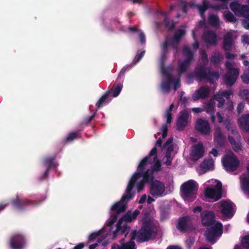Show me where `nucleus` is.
Returning a JSON list of instances; mask_svg holds the SVG:
<instances>
[{
    "mask_svg": "<svg viewBox=\"0 0 249 249\" xmlns=\"http://www.w3.org/2000/svg\"><path fill=\"white\" fill-rule=\"evenodd\" d=\"M153 232V228L151 222L144 221L141 228L138 230L133 231L130 234L131 240L137 239L139 242L148 241L151 237Z\"/></svg>",
    "mask_w": 249,
    "mask_h": 249,
    "instance_id": "1",
    "label": "nucleus"
},
{
    "mask_svg": "<svg viewBox=\"0 0 249 249\" xmlns=\"http://www.w3.org/2000/svg\"><path fill=\"white\" fill-rule=\"evenodd\" d=\"M205 66L201 65L196 67L194 73V76L199 81L207 80L210 84H213L214 79L218 80L219 78V73L218 71H213Z\"/></svg>",
    "mask_w": 249,
    "mask_h": 249,
    "instance_id": "2",
    "label": "nucleus"
},
{
    "mask_svg": "<svg viewBox=\"0 0 249 249\" xmlns=\"http://www.w3.org/2000/svg\"><path fill=\"white\" fill-rule=\"evenodd\" d=\"M133 180L130 183H128L126 189L120 201L114 203L111 208L112 211L116 212L117 213H120L124 212L126 210L125 205L130 199L134 196V193L132 192L134 188L133 186Z\"/></svg>",
    "mask_w": 249,
    "mask_h": 249,
    "instance_id": "3",
    "label": "nucleus"
},
{
    "mask_svg": "<svg viewBox=\"0 0 249 249\" xmlns=\"http://www.w3.org/2000/svg\"><path fill=\"white\" fill-rule=\"evenodd\" d=\"M157 149L156 146H154L151 150L150 151L149 155L147 156L144 157L140 162L138 167V172L135 173L131 178L129 183L133 180V186L134 187L136 181L139 179L142 175L143 170L147 166L148 164L151 163V161L150 160V159L151 157L155 156L154 159L155 160L157 158Z\"/></svg>",
    "mask_w": 249,
    "mask_h": 249,
    "instance_id": "4",
    "label": "nucleus"
},
{
    "mask_svg": "<svg viewBox=\"0 0 249 249\" xmlns=\"http://www.w3.org/2000/svg\"><path fill=\"white\" fill-rule=\"evenodd\" d=\"M227 72L223 77V82L227 87H232L236 82L239 75V69L231 67L228 62L226 63Z\"/></svg>",
    "mask_w": 249,
    "mask_h": 249,
    "instance_id": "5",
    "label": "nucleus"
},
{
    "mask_svg": "<svg viewBox=\"0 0 249 249\" xmlns=\"http://www.w3.org/2000/svg\"><path fill=\"white\" fill-rule=\"evenodd\" d=\"M230 8L236 16L249 19V5L241 4L235 1L230 3Z\"/></svg>",
    "mask_w": 249,
    "mask_h": 249,
    "instance_id": "6",
    "label": "nucleus"
},
{
    "mask_svg": "<svg viewBox=\"0 0 249 249\" xmlns=\"http://www.w3.org/2000/svg\"><path fill=\"white\" fill-rule=\"evenodd\" d=\"M197 189L198 187L196 185V182L193 180H189L185 182L181 186V192L186 198H189L190 197L195 196Z\"/></svg>",
    "mask_w": 249,
    "mask_h": 249,
    "instance_id": "7",
    "label": "nucleus"
},
{
    "mask_svg": "<svg viewBox=\"0 0 249 249\" xmlns=\"http://www.w3.org/2000/svg\"><path fill=\"white\" fill-rule=\"evenodd\" d=\"M222 231V224L220 222H217L206 231V239L209 242L214 243L215 242L216 238L220 236Z\"/></svg>",
    "mask_w": 249,
    "mask_h": 249,
    "instance_id": "8",
    "label": "nucleus"
},
{
    "mask_svg": "<svg viewBox=\"0 0 249 249\" xmlns=\"http://www.w3.org/2000/svg\"><path fill=\"white\" fill-rule=\"evenodd\" d=\"M186 32L184 30L178 29L174 34L173 37L169 38L166 37L164 41H167V44L170 46L174 51V54L177 53L178 51V47L181 38L185 35Z\"/></svg>",
    "mask_w": 249,
    "mask_h": 249,
    "instance_id": "9",
    "label": "nucleus"
},
{
    "mask_svg": "<svg viewBox=\"0 0 249 249\" xmlns=\"http://www.w3.org/2000/svg\"><path fill=\"white\" fill-rule=\"evenodd\" d=\"M164 184L160 180L155 179L149 185V194L156 198L164 196L165 195Z\"/></svg>",
    "mask_w": 249,
    "mask_h": 249,
    "instance_id": "10",
    "label": "nucleus"
},
{
    "mask_svg": "<svg viewBox=\"0 0 249 249\" xmlns=\"http://www.w3.org/2000/svg\"><path fill=\"white\" fill-rule=\"evenodd\" d=\"M42 200L39 201L36 200H31L27 199H20L18 196L16 198L11 200V203L16 209L18 210H23L26 207L29 206H36L41 203Z\"/></svg>",
    "mask_w": 249,
    "mask_h": 249,
    "instance_id": "11",
    "label": "nucleus"
},
{
    "mask_svg": "<svg viewBox=\"0 0 249 249\" xmlns=\"http://www.w3.org/2000/svg\"><path fill=\"white\" fill-rule=\"evenodd\" d=\"M222 162L225 169L229 172L236 170L239 163L237 157L233 155H225L222 159Z\"/></svg>",
    "mask_w": 249,
    "mask_h": 249,
    "instance_id": "12",
    "label": "nucleus"
},
{
    "mask_svg": "<svg viewBox=\"0 0 249 249\" xmlns=\"http://www.w3.org/2000/svg\"><path fill=\"white\" fill-rule=\"evenodd\" d=\"M10 246L12 249H22L25 244L24 236L20 233H16L11 237Z\"/></svg>",
    "mask_w": 249,
    "mask_h": 249,
    "instance_id": "13",
    "label": "nucleus"
},
{
    "mask_svg": "<svg viewBox=\"0 0 249 249\" xmlns=\"http://www.w3.org/2000/svg\"><path fill=\"white\" fill-rule=\"evenodd\" d=\"M54 157H49L46 158L43 160V164L47 167L44 173L38 177L40 181L48 180L49 177V172L51 168H54L57 167V164L54 161Z\"/></svg>",
    "mask_w": 249,
    "mask_h": 249,
    "instance_id": "14",
    "label": "nucleus"
},
{
    "mask_svg": "<svg viewBox=\"0 0 249 249\" xmlns=\"http://www.w3.org/2000/svg\"><path fill=\"white\" fill-rule=\"evenodd\" d=\"M233 203L229 200H223L221 201L219 207L224 216L231 218L233 216Z\"/></svg>",
    "mask_w": 249,
    "mask_h": 249,
    "instance_id": "15",
    "label": "nucleus"
},
{
    "mask_svg": "<svg viewBox=\"0 0 249 249\" xmlns=\"http://www.w3.org/2000/svg\"><path fill=\"white\" fill-rule=\"evenodd\" d=\"M180 115L177 121V130L181 131L184 129L188 124L189 116V112L184 109L180 112Z\"/></svg>",
    "mask_w": 249,
    "mask_h": 249,
    "instance_id": "16",
    "label": "nucleus"
},
{
    "mask_svg": "<svg viewBox=\"0 0 249 249\" xmlns=\"http://www.w3.org/2000/svg\"><path fill=\"white\" fill-rule=\"evenodd\" d=\"M196 130L204 135H209L211 132L210 125L209 122L202 119L197 120L195 126Z\"/></svg>",
    "mask_w": 249,
    "mask_h": 249,
    "instance_id": "17",
    "label": "nucleus"
},
{
    "mask_svg": "<svg viewBox=\"0 0 249 249\" xmlns=\"http://www.w3.org/2000/svg\"><path fill=\"white\" fill-rule=\"evenodd\" d=\"M204 149L202 144L198 143L191 147L190 158L193 161H197L204 155Z\"/></svg>",
    "mask_w": 249,
    "mask_h": 249,
    "instance_id": "18",
    "label": "nucleus"
},
{
    "mask_svg": "<svg viewBox=\"0 0 249 249\" xmlns=\"http://www.w3.org/2000/svg\"><path fill=\"white\" fill-rule=\"evenodd\" d=\"M201 222L204 226H211L214 222L215 215L211 211H205L201 213Z\"/></svg>",
    "mask_w": 249,
    "mask_h": 249,
    "instance_id": "19",
    "label": "nucleus"
},
{
    "mask_svg": "<svg viewBox=\"0 0 249 249\" xmlns=\"http://www.w3.org/2000/svg\"><path fill=\"white\" fill-rule=\"evenodd\" d=\"M210 94V89L209 88L201 87L198 89L196 90L192 94V99L194 101H196L199 99H205L207 98Z\"/></svg>",
    "mask_w": 249,
    "mask_h": 249,
    "instance_id": "20",
    "label": "nucleus"
},
{
    "mask_svg": "<svg viewBox=\"0 0 249 249\" xmlns=\"http://www.w3.org/2000/svg\"><path fill=\"white\" fill-rule=\"evenodd\" d=\"M140 213V212L138 210H135L133 212L130 211H127L126 213L123 215L118 221V224L120 225L121 221L124 223L131 222L135 220L137 216Z\"/></svg>",
    "mask_w": 249,
    "mask_h": 249,
    "instance_id": "21",
    "label": "nucleus"
},
{
    "mask_svg": "<svg viewBox=\"0 0 249 249\" xmlns=\"http://www.w3.org/2000/svg\"><path fill=\"white\" fill-rule=\"evenodd\" d=\"M130 230V227L128 226L126 223L121 221L120 225L118 222L116 225V229L113 232V237L117 236L118 234H124V237H126Z\"/></svg>",
    "mask_w": 249,
    "mask_h": 249,
    "instance_id": "22",
    "label": "nucleus"
},
{
    "mask_svg": "<svg viewBox=\"0 0 249 249\" xmlns=\"http://www.w3.org/2000/svg\"><path fill=\"white\" fill-rule=\"evenodd\" d=\"M124 238L120 240V244H114L112 246L111 249H136L135 243L134 241L131 240L124 242Z\"/></svg>",
    "mask_w": 249,
    "mask_h": 249,
    "instance_id": "23",
    "label": "nucleus"
},
{
    "mask_svg": "<svg viewBox=\"0 0 249 249\" xmlns=\"http://www.w3.org/2000/svg\"><path fill=\"white\" fill-rule=\"evenodd\" d=\"M213 139L217 147H222L224 146L226 140V137L222 134L219 127H217L215 129Z\"/></svg>",
    "mask_w": 249,
    "mask_h": 249,
    "instance_id": "24",
    "label": "nucleus"
},
{
    "mask_svg": "<svg viewBox=\"0 0 249 249\" xmlns=\"http://www.w3.org/2000/svg\"><path fill=\"white\" fill-rule=\"evenodd\" d=\"M203 40L210 45H216L217 43V38L216 34L211 30L205 32L203 36Z\"/></svg>",
    "mask_w": 249,
    "mask_h": 249,
    "instance_id": "25",
    "label": "nucleus"
},
{
    "mask_svg": "<svg viewBox=\"0 0 249 249\" xmlns=\"http://www.w3.org/2000/svg\"><path fill=\"white\" fill-rule=\"evenodd\" d=\"M163 73L166 75L167 79L162 81L161 87L164 92H168L171 89V84L174 81V78L171 74L165 71H163Z\"/></svg>",
    "mask_w": 249,
    "mask_h": 249,
    "instance_id": "26",
    "label": "nucleus"
},
{
    "mask_svg": "<svg viewBox=\"0 0 249 249\" xmlns=\"http://www.w3.org/2000/svg\"><path fill=\"white\" fill-rule=\"evenodd\" d=\"M189 219L188 216H183L178 219V222L176 225L177 228L181 231H186L190 227L187 225Z\"/></svg>",
    "mask_w": 249,
    "mask_h": 249,
    "instance_id": "27",
    "label": "nucleus"
},
{
    "mask_svg": "<svg viewBox=\"0 0 249 249\" xmlns=\"http://www.w3.org/2000/svg\"><path fill=\"white\" fill-rule=\"evenodd\" d=\"M142 180L145 183L148 184L149 185L155 180L154 179V173L150 169H147L144 172H142Z\"/></svg>",
    "mask_w": 249,
    "mask_h": 249,
    "instance_id": "28",
    "label": "nucleus"
},
{
    "mask_svg": "<svg viewBox=\"0 0 249 249\" xmlns=\"http://www.w3.org/2000/svg\"><path fill=\"white\" fill-rule=\"evenodd\" d=\"M223 56L219 51L214 52L210 58V63L214 66H218L221 64Z\"/></svg>",
    "mask_w": 249,
    "mask_h": 249,
    "instance_id": "29",
    "label": "nucleus"
},
{
    "mask_svg": "<svg viewBox=\"0 0 249 249\" xmlns=\"http://www.w3.org/2000/svg\"><path fill=\"white\" fill-rule=\"evenodd\" d=\"M168 46H170L167 44V41H164L161 46V53L160 58V63L161 67H163L164 65V62L166 59L167 55L169 52Z\"/></svg>",
    "mask_w": 249,
    "mask_h": 249,
    "instance_id": "30",
    "label": "nucleus"
},
{
    "mask_svg": "<svg viewBox=\"0 0 249 249\" xmlns=\"http://www.w3.org/2000/svg\"><path fill=\"white\" fill-rule=\"evenodd\" d=\"M233 42L231 34L228 33L225 35L223 38V49L228 51L231 49Z\"/></svg>",
    "mask_w": 249,
    "mask_h": 249,
    "instance_id": "31",
    "label": "nucleus"
},
{
    "mask_svg": "<svg viewBox=\"0 0 249 249\" xmlns=\"http://www.w3.org/2000/svg\"><path fill=\"white\" fill-rule=\"evenodd\" d=\"M238 122L242 129L249 132V114H246L239 119Z\"/></svg>",
    "mask_w": 249,
    "mask_h": 249,
    "instance_id": "32",
    "label": "nucleus"
},
{
    "mask_svg": "<svg viewBox=\"0 0 249 249\" xmlns=\"http://www.w3.org/2000/svg\"><path fill=\"white\" fill-rule=\"evenodd\" d=\"M214 165L213 160L212 158L205 159L200 164V168L202 170L206 172L213 168Z\"/></svg>",
    "mask_w": 249,
    "mask_h": 249,
    "instance_id": "33",
    "label": "nucleus"
},
{
    "mask_svg": "<svg viewBox=\"0 0 249 249\" xmlns=\"http://www.w3.org/2000/svg\"><path fill=\"white\" fill-rule=\"evenodd\" d=\"M205 196L206 197L213 199L214 201H217L219 199H216L217 198V191L214 188L208 187L205 190Z\"/></svg>",
    "mask_w": 249,
    "mask_h": 249,
    "instance_id": "34",
    "label": "nucleus"
},
{
    "mask_svg": "<svg viewBox=\"0 0 249 249\" xmlns=\"http://www.w3.org/2000/svg\"><path fill=\"white\" fill-rule=\"evenodd\" d=\"M110 95V91H106L105 93L101 97L98 101L96 104L97 108H99L101 107L108 103V98Z\"/></svg>",
    "mask_w": 249,
    "mask_h": 249,
    "instance_id": "35",
    "label": "nucleus"
},
{
    "mask_svg": "<svg viewBox=\"0 0 249 249\" xmlns=\"http://www.w3.org/2000/svg\"><path fill=\"white\" fill-rule=\"evenodd\" d=\"M122 88L123 85L122 83L116 84V82H115L108 91H110V94H111L113 97H116L119 95Z\"/></svg>",
    "mask_w": 249,
    "mask_h": 249,
    "instance_id": "36",
    "label": "nucleus"
},
{
    "mask_svg": "<svg viewBox=\"0 0 249 249\" xmlns=\"http://www.w3.org/2000/svg\"><path fill=\"white\" fill-rule=\"evenodd\" d=\"M182 53L185 57V59L187 61L191 62L194 56L193 53L188 46H185L182 49Z\"/></svg>",
    "mask_w": 249,
    "mask_h": 249,
    "instance_id": "37",
    "label": "nucleus"
},
{
    "mask_svg": "<svg viewBox=\"0 0 249 249\" xmlns=\"http://www.w3.org/2000/svg\"><path fill=\"white\" fill-rule=\"evenodd\" d=\"M242 188L244 192L246 194L249 198V178L244 177L242 179Z\"/></svg>",
    "mask_w": 249,
    "mask_h": 249,
    "instance_id": "38",
    "label": "nucleus"
},
{
    "mask_svg": "<svg viewBox=\"0 0 249 249\" xmlns=\"http://www.w3.org/2000/svg\"><path fill=\"white\" fill-rule=\"evenodd\" d=\"M191 62L184 60L182 62L179 64L178 67V73L181 74L185 72L190 66Z\"/></svg>",
    "mask_w": 249,
    "mask_h": 249,
    "instance_id": "39",
    "label": "nucleus"
},
{
    "mask_svg": "<svg viewBox=\"0 0 249 249\" xmlns=\"http://www.w3.org/2000/svg\"><path fill=\"white\" fill-rule=\"evenodd\" d=\"M163 23L165 27L169 30H173L175 27L174 22L173 20H170L166 16L164 19Z\"/></svg>",
    "mask_w": 249,
    "mask_h": 249,
    "instance_id": "40",
    "label": "nucleus"
},
{
    "mask_svg": "<svg viewBox=\"0 0 249 249\" xmlns=\"http://www.w3.org/2000/svg\"><path fill=\"white\" fill-rule=\"evenodd\" d=\"M209 23L213 26H216L219 25V19L217 16L212 15L209 16L208 18Z\"/></svg>",
    "mask_w": 249,
    "mask_h": 249,
    "instance_id": "41",
    "label": "nucleus"
},
{
    "mask_svg": "<svg viewBox=\"0 0 249 249\" xmlns=\"http://www.w3.org/2000/svg\"><path fill=\"white\" fill-rule=\"evenodd\" d=\"M208 5L206 1L204 0L203 1L202 5L198 6V9L200 13V15L202 17L204 15L205 11L208 9Z\"/></svg>",
    "mask_w": 249,
    "mask_h": 249,
    "instance_id": "42",
    "label": "nucleus"
},
{
    "mask_svg": "<svg viewBox=\"0 0 249 249\" xmlns=\"http://www.w3.org/2000/svg\"><path fill=\"white\" fill-rule=\"evenodd\" d=\"M225 18L227 21L229 22H234L236 21V18L230 11H228L225 13Z\"/></svg>",
    "mask_w": 249,
    "mask_h": 249,
    "instance_id": "43",
    "label": "nucleus"
},
{
    "mask_svg": "<svg viewBox=\"0 0 249 249\" xmlns=\"http://www.w3.org/2000/svg\"><path fill=\"white\" fill-rule=\"evenodd\" d=\"M96 115V111H95L92 115L85 117L81 122V124L85 125L88 124L93 119Z\"/></svg>",
    "mask_w": 249,
    "mask_h": 249,
    "instance_id": "44",
    "label": "nucleus"
},
{
    "mask_svg": "<svg viewBox=\"0 0 249 249\" xmlns=\"http://www.w3.org/2000/svg\"><path fill=\"white\" fill-rule=\"evenodd\" d=\"M78 135V133L76 132H72L70 133L67 137L65 139V142H71L76 139Z\"/></svg>",
    "mask_w": 249,
    "mask_h": 249,
    "instance_id": "45",
    "label": "nucleus"
},
{
    "mask_svg": "<svg viewBox=\"0 0 249 249\" xmlns=\"http://www.w3.org/2000/svg\"><path fill=\"white\" fill-rule=\"evenodd\" d=\"M243 247L246 249H249V234L244 236L241 240Z\"/></svg>",
    "mask_w": 249,
    "mask_h": 249,
    "instance_id": "46",
    "label": "nucleus"
},
{
    "mask_svg": "<svg viewBox=\"0 0 249 249\" xmlns=\"http://www.w3.org/2000/svg\"><path fill=\"white\" fill-rule=\"evenodd\" d=\"M201 55V59L202 61L203 64L204 65H207L209 60L208 57V55L205 50H202L200 52Z\"/></svg>",
    "mask_w": 249,
    "mask_h": 249,
    "instance_id": "47",
    "label": "nucleus"
},
{
    "mask_svg": "<svg viewBox=\"0 0 249 249\" xmlns=\"http://www.w3.org/2000/svg\"><path fill=\"white\" fill-rule=\"evenodd\" d=\"M206 111L207 113L213 115L214 113V106L211 103H208L206 107Z\"/></svg>",
    "mask_w": 249,
    "mask_h": 249,
    "instance_id": "48",
    "label": "nucleus"
},
{
    "mask_svg": "<svg viewBox=\"0 0 249 249\" xmlns=\"http://www.w3.org/2000/svg\"><path fill=\"white\" fill-rule=\"evenodd\" d=\"M216 190L217 191L216 199H220L222 197V184L220 182L216 184Z\"/></svg>",
    "mask_w": 249,
    "mask_h": 249,
    "instance_id": "49",
    "label": "nucleus"
},
{
    "mask_svg": "<svg viewBox=\"0 0 249 249\" xmlns=\"http://www.w3.org/2000/svg\"><path fill=\"white\" fill-rule=\"evenodd\" d=\"M161 169V163L159 160H158L153 165L152 168L150 169L154 173V171L158 172Z\"/></svg>",
    "mask_w": 249,
    "mask_h": 249,
    "instance_id": "50",
    "label": "nucleus"
},
{
    "mask_svg": "<svg viewBox=\"0 0 249 249\" xmlns=\"http://www.w3.org/2000/svg\"><path fill=\"white\" fill-rule=\"evenodd\" d=\"M101 234V230L98 232H94L91 233L89 237L88 241L89 242L94 241L98 236Z\"/></svg>",
    "mask_w": 249,
    "mask_h": 249,
    "instance_id": "51",
    "label": "nucleus"
},
{
    "mask_svg": "<svg viewBox=\"0 0 249 249\" xmlns=\"http://www.w3.org/2000/svg\"><path fill=\"white\" fill-rule=\"evenodd\" d=\"M195 242V238L193 237H189L185 241V244L187 247L190 249Z\"/></svg>",
    "mask_w": 249,
    "mask_h": 249,
    "instance_id": "52",
    "label": "nucleus"
},
{
    "mask_svg": "<svg viewBox=\"0 0 249 249\" xmlns=\"http://www.w3.org/2000/svg\"><path fill=\"white\" fill-rule=\"evenodd\" d=\"M144 53H145V51H143L141 52L140 53L137 54L136 55V56L135 57V58H134L132 63L134 64H136V63H137L143 57V56L144 54Z\"/></svg>",
    "mask_w": 249,
    "mask_h": 249,
    "instance_id": "53",
    "label": "nucleus"
},
{
    "mask_svg": "<svg viewBox=\"0 0 249 249\" xmlns=\"http://www.w3.org/2000/svg\"><path fill=\"white\" fill-rule=\"evenodd\" d=\"M161 130L162 131V134L161 138L164 139L167 135L168 128L166 124L162 125Z\"/></svg>",
    "mask_w": 249,
    "mask_h": 249,
    "instance_id": "54",
    "label": "nucleus"
},
{
    "mask_svg": "<svg viewBox=\"0 0 249 249\" xmlns=\"http://www.w3.org/2000/svg\"><path fill=\"white\" fill-rule=\"evenodd\" d=\"M172 113L171 112H169L167 111H166L164 117L166 118V124H170L171 123L173 117H172Z\"/></svg>",
    "mask_w": 249,
    "mask_h": 249,
    "instance_id": "55",
    "label": "nucleus"
},
{
    "mask_svg": "<svg viewBox=\"0 0 249 249\" xmlns=\"http://www.w3.org/2000/svg\"><path fill=\"white\" fill-rule=\"evenodd\" d=\"M146 183H145L143 180H141L136 184V187L137 189L138 192H140L141 191L143 190L144 188V184Z\"/></svg>",
    "mask_w": 249,
    "mask_h": 249,
    "instance_id": "56",
    "label": "nucleus"
},
{
    "mask_svg": "<svg viewBox=\"0 0 249 249\" xmlns=\"http://www.w3.org/2000/svg\"><path fill=\"white\" fill-rule=\"evenodd\" d=\"M184 93V92H181L180 97V100L182 104H183V106L185 107L188 102V98H187L186 97L183 96Z\"/></svg>",
    "mask_w": 249,
    "mask_h": 249,
    "instance_id": "57",
    "label": "nucleus"
},
{
    "mask_svg": "<svg viewBox=\"0 0 249 249\" xmlns=\"http://www.w3.org/2000/svg\"><path fill=\"white\" fill-rule=\"evenodd\" d=\"M232 94V92L231 90H224L222 92L221 95L227 99H229Z\"/></svg>",
    "mask_w": 249,
    "mask_h": 249,
    "instance_id": "58",
    "label": "nucleus"
},
{
    "mask_svg": "<svg viewBox=\"0 0 249 249\" xmlns=\"http://www.w3.org/2000/svg\"><path fill=\"white\" fill-rule=\"evenodd\" d=\"M232 149L235 152L239 151L242 149V145L240 142H236L235 144L232 145Z\"/></svg>",
    "mask_w": 249,
    "mask_h": 249,
    "instance_id": "59",
    "label": "nucleus"
},
{
    "mask_svg": "<svg viewBox=\"0 0 249 249\" xmlns=\"http://www.w3.org/2000/svg\"><path fill=\"white\" fill-rule=\"evenodd\" d=\"M226 58L228 59H233L236 58L237 54L235 53H231L229 52L225 53Z\"/></svg>",
    "mask_w": 249,
    "mask_h": 249,
    "instance_id": "60",
    "label": "nucleus"
},
{
    "mask_svg": "<svg viewBox=\"0 0 249 249\" xmlns=\"http://www.w3.org/2000/svg\"><path fill=\"white\" fill-rule=\"evenodd\" d=\"M245 107V104L243 102H240L238 103L237 107V111L238 113H241L242 112L244 108Z\"/></svg>",
    "mask_w": 249,
    "mask_h": 249,
    "instance_id": "61",
    "label": "nucleus"
},
{
    "mask_svg": "<svg viewBox=\"0 0 249 249\" xmlns=\"http://www.w3.org/2000/svg\"><path fill=\"white\" fill-rule=\"evenodd\" d=\"M174 84V89L175 90H176L178 89L180 87V83H179V80L178 79H174V81L172 83Z\"/></svg>",
    "mask_w": 249,
    "mask_h": 249,
    "instance_id": "62",
    "label": "nucleus"
},
{
    "mask_svg": "<svg viewBox=\"0 0 249 249\" xmlns=\"http://www.w3.org/2000/svg\"><path fill=\"white\" fill-rule=\"evenodd\" d=\"M226 105L227 107L226 109L228 111H231L233 109L232 102L230 101L227 102Z\"/></svg>",
    "mask_w": 249,
    "mask_h": 249,
    "instance_id": "63",
    "label": "nucleus"
},
{
    "mask_svg": "<svg viewBox=\"0 0 249 249\" xmlns=\"http://www.w3.org/2000/svg\"><path fill=\"white\" fill-rule=\"evenodd\" d=\"M240 94L247 99H248V96H249V91L247 89H243L242 91H240Z\"/></svg>",
    "mask_w": 249,
    "mask_h": 249,
    "instance_id": "64",
    "label": "nucleus"
}]
</instances>
